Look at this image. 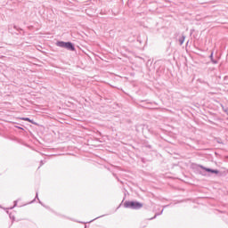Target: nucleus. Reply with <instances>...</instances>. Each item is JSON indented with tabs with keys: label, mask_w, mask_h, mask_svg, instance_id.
I'll list each match as a JSON object with an SVG mask.
<instances>
[{
	"label": "nucleus",
	"mask_w": 228,
	"mask_h": 228,
	"mask_svg": "<svg viewBox=\"0 0 228 228\" xmlns=\"http://www.w3.org/2000/svg\"><path fill=\"white\" fill-rule=\"evenodd\" d=\"M213 54H215L214 52H211L210 55H209V59H210V61L214 64V65H216L218 63V61L217 60H215V58L213 57Z\"/></svg>",
	"instance_id": "5"
},
{
	"label": "nucleus",
	"mask_w": 228,
	"mask_h": 228,
	"mask_svg": "<svg viewBox=\"0 0 228 228\" xmlns=\"http://www.w3.org/2000/svg\"><path fill=\"white\" fill-rule=\"evenodd\" d=\"M6 214L9 215V218L12 220V222H15V216H12V214H10V211L6 210Z\"/></svg>",
	"instance_id": "8"
},
{
	"label": "nucleus",
	"mask_w": 228,
	"mask_h": 228,
	"mask_svg": "<svg viewBox=\"0 0 228 228\" xmlns=\"http://www.w3.org/2000/svg\"><path fill=\"white\" fill-rule=\"evenodd\" d=\"M13 28H14V29H19V28H17V25H14Z\"/></svg>",
	"instance_id": "17"
},
{
	"label": "nucleus",
	"mask_w": 228,
	"mask_h": 228,
	"mask_svg": "<svg viewBox=\"0 0 228 228\" xmlns=\"http://www.w3.org/2000/svg\"><path fill=\"white\" fill-rule=\"evenodd\" d=\"M168 206H170V205H165L163 208H164V209H165V208H168Z\"/></svg>",
	"instance_id": "18"
},
{
	"label": "nucleus",
	"mask_w": 228,
	"mask_h": 228,
	"mask_svg": "<svg viewBox=\"0 0 228 228\" xmlns=\"http://www.w3.org/2000/svg\"><path fill=\"white\" fill-rule=\"evenodd\" d=\"M123 206L126 209L138 210L143 208V203L136 200H126Z\"/></svg>",
	"instance_id": "1"
},
{
	"label": "nucleus",
	"mask_w": 228,
	"mask_h": 228,
	"mask_svg": "<svg viewBox=\"0 0 228 228\" xmlns=\"http://www.w3.org/2000/svg\"><path fill=\"white\" fill-rule=\"evenodd\" d=\"M15 127H17V129H21L22 131H24V128H22V126H16Z\"/></svg>",
	"instance_id": "14"
},
{
	"label": "nucleus",
	"mask_w": 228,
	"mask_h": 228,
	"mask_svg": "<svg viewBox=\"0 0 228 228\" xmlns=\"http://www.w3.org/2000/svg\"><path fill=\"white\" fill-rule=\"evenodd\" d=\"M145 147H146V149H152V145H151V144H146Z\"/></svg>",
	"instance_id": "13"
},
{
	"label": "nucleus",
	"mask_w": 228,
	"mask_h": 228,
	"mask_svg": "<svg viewBox=\"0 0 228 228\" xmlns=\"http://www.w3.org/2000/svg\"><path fill=\"white\" fill-rule=\"evenodd\" d=\"M116 179H118V181H120V180L118 179V177H116Z\"/></svg>",
	"instance_id": "20"
},
{
	"label": "nucleus",
	"mask_w": 228,
	"mask_h": 228,
	"mask_svg": "<svg viewBox=\"0 0 228 228\" xmlns=\"http://www.w3.org/2000/svg\"><path fill=\"white\" fill-rule=\"evenodd\" d=\"M38 202L41 204V206L44 207V204L42 203V201L39 200Z\"/></svg>",
	"instance_id": "16"
},
{
	"label": "nucleus",
	"mask_w": 228,
	"mask_h": 228,
	"mask_svg": "<svg viewBox=\"0 0 228 228\" xmlns=\"http://www.w3.org/2000/svg\"><path fill=\"white\" fill-rule=\"evenodd\" d=\"M103 216H105V215L100 216H98V217H96V218L91 220V221L89 222V224H92V222H95V220H99V218H102Z\"/></svg>",
	"instance_id": "9"
},
{
	"label": "nucleus",
	"mask_w": 228,
	"mask_h": 228,
	"mask_svg": "<svg viewBox=\"0 0 228 228\" xmlns=\"http://www.w3.org/2000/svg\"><path fill=\"white\" fill-rule=\"evenodd\" d=\"M79 224H84L83 222H79Z\"/></svg>",
	"instance_id": "21"
},
{
	"label": "nucleus",
	"mask_w": 228,
	"mask_h": 228,
	"mask_svg": "<svg viewBox=\"0 0 228 228\" xmlns=\"http://www.w3.org/2000/svg\"><path fill=\"white\" fill-rule=\"evenodd\" d=\"M45 163H46V161H45V160H41V161H40V165H39V167H38V168H40V167H43V165H45Z\"/></svg>",
	"instance_id": "12"
},
{
	"label": "nucleus",
	"mask_w": 228,
	"mask_h": 228,
	"mask_svg": "<svg viewBox=\"0 0 228 228\" xmlns=\"http://www.w3.org/2000/svg\"><path fill=\"white\" fill-rule=\"evenodd\" d=\"M163 211L164 209H162L159 213H156L155 216L153 217L149 218V220H156L158 216H159L160 215H163Z\"/></svg>",
	"instance_id": "6"
},
{
	"label": "nucleus",
	"mask_w": 228,
	"mask_h": 228,
	"mask_svg": "<svg viewBox=\"0 0 228 228\" xmlns=\"http://www.w3.org/2000/svg\"><path fill=\"white\" fill-rule=\"evenodd\" d=\"M21 120H24L25 122H29L30 124H35V121L29 118H21Z\"/></svg>",
	"instance_id": "7"
},
{
	"label": "nucleus",
	"mask_w": 228,
	"mask_h": 228,
	"mask_svg": "<svg viewBox=\"0 0 228 228\" xmlns=\"http://www.w3.org/2000/svg\"><path fill=\"white\" fill-rule=\"evenodd\" d=\"M37 199L38 200H40V199L38 198V192H36V197H35V199L30 202V204H33V202H35V200H37Z\"/></svg>",
	"instance_id": "10"
},
{
	"label": "nucleus",
	"mask_w": 228,
	"mask_h": 228,
	"mask_svg": "<svg viewBox=\"0 0 228 228\" xmlns=\"http://www.w3.org/2000/svg\"><path fill=\"white\" fill-rule=\"evenodd\" d=\"M199 167H200V168H201V170H205V172H208V174H216V175H218V174H220V170H218V169L206 167L202 165H200Z\"/></svg>",
	"instance_id": "4"
},
{
	"label": "nucleus",
	"mask_w": 228,
	"mask_h": 228,
	"mask_svg": "<svg viewBox=\"0 0 228 228\" xmlns=\"http://www.w3.org/2000/svg\"><path fill=\"white\" fill-rule=\"evenodd\" d=\"M114 176H116L117 175L113 174Z\"/></svg>",
	"instance_id": "22"
},
{
	"label": "nucleus",
	"mask_w": 228,
	"mask_h": 228,
	"mask_svg": "<svg viewBox=\"0 0 228 228\" xmlns=\"http://www.w3.org/2000/svg\"><path fill=\"white\" fill-rule=\"evenodd\" d=\"M175 38L179 42L180 45H183L184 44V40H186V36L184 34H181L179 32H176L175 34Z\"/></svg>",
	"instance_id": "3"
},
{
	"label": "nucleus",
	"mask_w": 228,
	"mask_h": 228,
	"mask_svg": "<svg viewBox=\"0 0 228 228\" xmlns=\"http://www.w3.org/2000/svg\"><path fill=\"white\" fill-rule=\"evenodd\" d=\"M17 204H18V201H17V200H14V201H13V206L11 207L9 209H13V208H17Z\"/></svg>",
	"instance_id": "11"
},
{
	"label": "nucleus",
	"mask_w": 228,
	"mask_h": 228,
	"mask_svg": "<svg viewBox=\"0 0 228 228\" xmlns=\"http://www.w3.org/2000/svg\"><path fill=\"white\" fill-rule=\"evenodd\" d=\"M43 208H45V209H51V208H49V206H45V205H44Z\"/></svg>",
	"instance_id": "15"
},
{
	"label": "nucleus",
	"mask_w": 228,
	"mask_h": 228,
	"mask_svg": "<svg viewBox=\"0 0 228 228\" xmlns=\"http://www.w3.org/2000/svg\"><path fill=\"white\" fill-rule=\"evenodd\" d=\"M179 202H184V200L177 201L176 204H179Z\"/></svg>",
	"instance_id": "19"
},
{
	"label": "nucleus",
	"mask_w": 228,
	"mask_h": 228,
	"mask_svg": "<svg viewBox=\"0 0 228 228\" xmlns=\"http://www.w3.org/2000/svg\"><path fill=\"white\" fill-rule=\"evenodd\" d=\"M57 47H61L62 49H67V51L75 52L76 51V45L74 43L70 41H57L56 42Z\"/></svg>",
	"instance_id": "2"
}]
</instances>
